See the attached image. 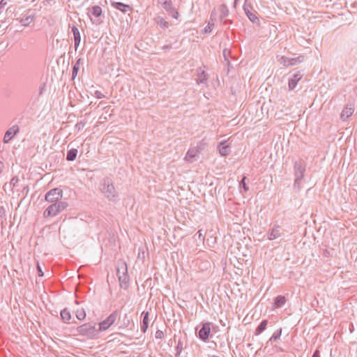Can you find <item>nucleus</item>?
I'll list each match as a JSON object with an SVG mask.
<instances>
[{
	"label": "nucleus",
	"instance_id": "e433bc0d",
	"mask_svg": "<svg viewBox=\"0 0 357 357\" xmlns=\"http://www.w3.org/2000/svg\"><path fill=\"white\" fill-rule=\"evenodd\" d=\"M213 26H214V24H211L210 22L208 24V25L204 28V32L206 33H211V31L213 30Z\"/></svg>",
	"mask_w": 357,
	"mask_h": 357
},
{
	"label": "nucleus",
	"instance_id": "37998d69",
	"mask_svg": "<svg viewBox=\"0 0 357 357\" xmlns=\"http://www.w3.org/2000/svg\"><path fill=\"white\" fill-rule=\"evenodd\" d=\"M18 181L19 179L17 177H13L10 181V184L13 185V186H15Z\"/></svg>",
	"mask_w": 357,
	"mask_h": 357
},
{
	"label": "nucleus",
	"instance_id": "dca6fc26",
	"mask_svg": "<svg viewBox=\"0 0 357 357\" xmlns=\"http://www.w3.org/2000/svg\"><path fill=\"white\" fill-rule=\"evenodd\" d=\"M111 5L112 6V7L117 10H119L123 13H126L128 11H131L132 9L130 5L125 4L121 2L112 1Z\"/></svg>",
	"mask_w": 357,
	"mask_h": 357
},
{
	"label": "nucleus",
	"instance_id": "6ab92c4d",
	"mask_svg": "<svg viewBox=\"0 0 357 357\" xmlns=\"http://www.w3.org/2000/svg\"><path fill=\"white\" fill-rule=\"evenodd\" d=\"M143 319L141 324V331L144 333L146 332V330L149 327V312H143L142 314Z\"/></svg>",
	"mask_w": 357,
	"mask_h": 357
},
{
	"label": "nucleus",
	"instance_id": "1a4fd4ad",
	"mask_svg": "<svg viewBox=\"0 0 357 357\" xmlns=\"http://www.w3.org/2000/svg\"><path fill=\"white\" fill-rule=\"evenodd\" d=\"M243 10L249 18V20L255 23V24H259V20L257 17L255 12H252V6L250 3H248L247 0H245V3L243 5Z\"/></svg>",
	"mask_w": 357,
	"mask_h": 357
},
{
	"label": "nucleus",
	"instance_id": "423d86ee",
	"mask_svg": "<svg viewBox=\"0 0 357 357\" xmlns=\"http://www.w3.org/2000/svg\"><path fill=\"white\" fill-rule=\"evenodd\" d=\"M119 317V311L118 310H114L105 320L99 324V331H104L108 329L112 324L115 323Z\"/></svg>",
	"mask_w": 357,
	"mask_h": 357
},
{
	"label": "nucleus",
	"instance_id": "3c124183",
	"mask_svg": "<svg viewBox=\"0 0 357 357\" xmlns=\"http://www.w3.org/2000/svg\"><path fill=\"white\" fill-rule=\"evenodd\" d=\"M209 357H219V356H217L213 355V356H210Z\"/></svg>",
	"mask_w": 357,
	"mask_h": 357
},
{
	"label": "nucleus",
	"instance_id": "7c9ffc66",
	"mask_svg": "<svg viewBox=\"0 0 357 357\" xmlns=\"http://www.w3.org/2000/svg\"><path fill=\"white\" fill-rule=\"evenodd\" d=\"M81 59H78L77 61V62L75 63V65L73 66V72H72V77L73 79H75V77L77 76V73L79 71V62H80Z\"/></svg>",
	"mask_w": 357,
	"mask_h": 357
},
{
	"label": "nucleus",
	"instance_id": "c9c22d12",
	"mask_svg": "<svg viewBox=\"0 0 357 357\" xmlns=\"http://www.w3.org/2000/svg\"><path fill=\"white\" fill-rule=\"evenodd\" d=\"M182 349H183V343L181 342V340H179L178 342V344H177V346L176 347V355H180V354L182 351Z\"/></svg>",
	"mask_w": 357,
	"mask_h": 357
},
{
	"label": "nucleus",
	"instance_id": "ea45409f",
	"mask_svg": "<svg viewBox=\"0 0 357 357\" xmlns=\"http://www.w3.org/2000/svg\"><path fill=\"white\" fill-rule=\"evenodd\" d=\"M94 96L95 97L99 99L105 98V95L102 94V92H100V91H96Z\"/></svg>",
	"mask_w": 357,
	"mask_h": 357
},
{
	"label": "nucleus",
	"instance_id": "a19ab883",
	"mask_svg": "<svg viewBox=\"0 0 357 357\" xmlns=\"http://www.w3.org/2000/svg\"><path fill=\"white\" fill-rule=\"evenodd\" d=\"M163 336H164V334H163L162 331H161L160 330L156 331V333H155V337L157 339H161V338L163 337Z\"/></svg>",
	"mask_w": 357,
	"mask_h": 357
},
{
	"label": "nucleus",
	"instance_id": "4be33fe9",
	"mask_svg": "<svg viewBox=\"0 0 357 357\" xmlns=\"http://www.w3.org/2000/svg\"><path fill=\"white\" fill-rule=\"evenodd\" d=\"M155 21L156 24L158 25H159L160 26V28H162L163 29H167L169 27V22L167 21H166L162 17L158 16L155 19Z\"/></svg>",
	"mask_w": 357,
	"mask_h": 357
},
{
	"label": "nucleus",
	"instance_id": "ddd939ff",
	"mask_svg": "<svg viewBox=\"0 0 357 357\" xmlns=\"http://www.w3.org/2000/svg\"><path fill=\"white\" fill-rule=\"evenodd\" d=\"M117 324L119 325V328H126L129 327L131 324V317L128 314H125L122 318L120 316L118 317Z\"/></svg>",
	"mask_w": 357,
	"mask_h": 357
},
{
	"label": "nucleus",
	"instance_id": "4468645a",
	"mask_svg": "<svg viewBox=\"0 0 357 357\" xmlns=\"http://www.w3.org/2000/svg\"><path fill=\"white\" fill-rule=\"evenodd\" d=\"M303 75L300 72L294 73L292 77L289 79L288 86L289 90H293L296 88L297 83L302 78Z\"/></svg>",
	"mask_w": 357,
	"mask_h": 357
},
{
	"label": "nucleus",
	"instance_id": "6e6552de",
	"mask_svg": "<svg viewBox=\"0 0 357 357\" xmlns=\"http://www.w3.org/2000/svg\"><path fill=\"white\" fill-rule=\"evenodd\" d=\"M213 324L210 322L202 323L201 328L198 331V337L200 340L204 342H206L208 340Z\"/></svg>",
	"mask_w": 357,
	"mask_h": 357
},
{
	"label": "nucleus",
	"instance_id": "5701e85b",
	"mask_svg": "<svg viewBox=\"0 0 357 357\" xmlns=\"http://www.w3.org/2000/svg\"><path fill=\"white\" fill-rule=\"evenodd\" d=\"M208 79V75L206 73L204 70H201L197 74V82L198 84L205 83Z\"/></svg>",
	"mask_w": 357,
	"mask_h": 357
},
{
	"label": "nucleus",
	"instance_id": "393cba45",
	"mask_svg": "<svg viewBox=\"0 0 357 357\" xmlns=\"http://www.w3.org/2000/svg\"><path fill=\"white\" fill-rule=\"evenodd\" d=\"M61 317L64 322H68L71 319V314L70 311L65 308L61 311Z\"/></svg>",
	"mask_w": 357,
	"mask_h": 357
},
{
	"label": "nucleus",
	"instance_id": "2eb2a0df",
	"mask_svg": "<svg viewBox=\"0 0 357 357\" xmlns=\"http://www.w3.org/2000/svg\"><path fill=\"white\" fill-rule=\"evenodd\" d=\"M31 10H28L26 13L20 19H17L22 25L24 26H29L34 19V15L30 14Z\"/></svg>",
	"mask_w": 357,
	"mask_h": 357
},
{
	"label": "nucleus",
	"instance_id": "09e8293b",
	"mask_svg": "<svg viewBox=\"0 0 357 357\" xmlns=\"http://www.w3.org/2000/svg\"><path fill=\"white\" fill-rule=\"evenodd\" d=\"M231 23H232V21L230 20H225L223 21L224 24H231Z\"/></svg>",
	"mask_w": 357,
	"mask_h": 357
},
{
	"label": "nucleus",
	"instance_id": "9b49d317",
	"mask_svg": "<svg viewBox=\"0 0 357 357\" xmlns=\"http://www.w3.org/2000/svg\"><path fill=\"white\" fill-rule=\"evenodd\" d=\"M282 231L283 229L280 225H274L268 233V239L272 241L282 236Z\"/></svg>",
	"mask_w": 357,
	"mask_h": 357
},
{
	"label": "nucleus",
	"instance_id": "8fccbe9b",
	"mask_svg": "<svg viewBox=\"0 0 357 357\" xmlns=\"http://www.w3.org/2000/svg\"><path fill=\"white\" fill-rule=\"evenodd\" d=\"M172 341H173V340H170L169 341V342H168V345H170V342L172 343Z\"/></svg>",
	"mask_w": 357,
	"mask_h": 357
},
{
	"label": "nucleus",
	"instance_id": "aec40b11",
	"mask_svg": "<svg viewBox=\"0 0 357 357\" xmlns=\"http://www.w3.org/2000/svg\"><path fill=\"white\" fill-rule=\"evenodd\" d=\"M72 32L74 36L75 48V50H77V49L79 47L80 42H81L80 33H79L78 28L75 25H73L72 26Z\"/></svg>",
	"mask_w": 357,
	"mask_h": 357
},
{
	"label": "nucleus",
	"instance_id": "72a5a7b5",
	"mask_svg": "<svg viewBox=\"0 0 357 357\" xmlns=\"http://www.w3.org/2000/svg\"><path fill=\"white\" fill-rule=\"evenodd\" d=\"M76 317L79 320H84L86 317V312L83 309L78 310L76 312Z\"/></svg>",
	"mask_w": 357,
	"mask_h": 357
},
{
	"label": "nucleus",
	"instance_id": "f257e3e1",
	"mask_svg": "<svg viewBox=\"0 0 357 357\" xmlns=\"http://www.w3.org/2000/svg\"><path fill=\"white\" fill-rule=\"evenodd\" d=\"M100 190L104 194L105 197L109 201H115L119 196L113 182L111 178L108 177H106L102 180Z\"/></svg>",
	"mask_w": 357,
	"mask_h": 357
},
{
	"label": "nucleus",
	"instance_id": "a18cd8bd",
	"mask_svg": "<svg viewBox=\"0 0 357 357\" xmlns=\"http://www.w3.org/2000/svg\"><path fill=\"white\" fill-rule=\"evenodd\" d=\"M162 49L165 51H167L172 49V46L169 45H165L162 46Z\"/></svg>",
	"mask_w": 357,
	"mask_h": 357
},
{
	"label": "nucleus",
	"instance_id": "0eeeda50",
	"mask_svg": "<svg viewBox=\"0 0 357 357\" xmlns=\"http://www.w3.org/2000/svg\"><path fill=\"white\" fill-rule=\"evenodd\" d=\"M63 191L59 188H55L48 191L45 195V200L50 203H56L61 201Z\"/></svg>",
	"mask_w": 357,
	"mask_h": 357
},
{
	"label": "nucleus",
	"instance_id": "c85d7f7f",
	"mask_svg": "<svg viewBox=\"0 0 357 357\" xmlns=\"http://www.w3.org/2000/svg\"><path fill=\"white\" fill-rule=\"evenodd\" d=\"M304 60H305V56H303V55H300L295 58H290V63H289V65L294 66L298 63H301L303 62Z\"/></svg>",
	"mask_w": 357,
	"mask_h": 357
},
{
	"label": "nucleus",
	"instance_id": "2f4dec72",
	"mask_svg": "<svg viewBox=\"0 0 357 357\" xmlns=\"http://www.w3.org/2000/svg\"><path fill=\"white\" fill-rule=\"evenodd\" d=\"M281 334H282V328H280L274 332V333L272 335V336L271 337V338L269 339L268 341L272 342V341L278 340V339H280Z\"/></svg>",
	"mask_w": 357,
	"mask_h": 357
},
{
	"label": "nucleus",
	"instance_id": "b1692460",
	"mask_svg": "<svg viewBox=\"0 0 357 357\" xmlns=\"http://www.w3.org/2000/svg\"><path fill=\"white\" fill-rule=\"evenodd\" d=\"M267 324L268 321L266 319L263 320L256 328L255 334L256 335L261 334L264 331L266 330Z\"/></svg>",
	"mask_w": 357,
	"mask_h": 357
},
{
	"label": "nucleus",
	"instance_id": "c756f323",
	"mask_svg": "<svg viewBox=\"0 0 357 357\" xmlns=\"http://www.w3.org/2000/svg\"><path fill=\"white\" fill-rule=\"evenodd\" d=\"M228 15H229V10H228L227 7L224 4L221 5L220 15V17L221 20H222L224 18H225Z\"/></svg>",
	"mask_w": 357,
	"mask_h": 357
},
{
	"label": "nucleus",
	"instance_id": "c03bdc74",
	"mask_svg": "<svg viewBox=\"0 0 357 357\" xmlns=\"http://www.w3.org/2000/svg\"><path fill=\"white\" fill-rule=\"evenodd\" d=\"M37 270H38V275L40 277H42L43 276V272L40 268V266H39V264L37 265Z\"/></svg>",
	"mask_w": 357,
	"mask_h": 357
},
{
	"label": "nucleus",
	"instance_id": "f8f14e48",
	"mask_svg": "<svg viewBox=\"0 0 357 357\" xmlns=\"http://www.w3.org/2000/svg\"><path fill=\"white\" fill-rule=\"evenodd\" d=\"M354 112V105L353 104H347L344 108L342 109L340 115L341 119L344 121L349 116H351Z\"/></svg>",
	"mask_w": 357,
	"mask_h": 357
},
{
	"label": "nucleus",
	"instance_id": "4c0bfd02",
	"mask_svg": "<svg viewBox=\"0 0 357 357\" xmlns=\"http://www.w3.org/2000/svg\"><path fill=\"white\" fill-rule=\"evenodd\" d=\"M86 125V123L84 121H79L78 122L76 125H75V128L78 130H81L82 129H83L84 128Z\"/></svg>",
	"mask_w": 357,
	"mask_h": 357
},
{
	"label": "nucleus",
	"instance_id": "20e7f679",
	"mask_svg": "<svg viewBox=\"0 0 357 357\" xmlns=\"http://www.w3.org/2000/svg\"><path fill=\"white\" fill-rule=\"evenodd\" d=\"M77 333L81 335L86 336L89 338H93L98 335L99 329L96 328V325L91 323H86L82 324L77 328Z\"/></svg>",
	"mask_w": 357,
	"mask_h": 357
},
{
	"label": "nucleus",
	"instance_id": "f03ea898",
	"mask_svg": "<svg viewBox=\"0 0 357 357\" xmlns=\"http://www.w3.org/2000/svg\"><path fill=\"white\" fill-rule=\"evenodd\" d=\"M305 172V163L303 160L296 161L294 162V175L295 181L294 188L298 192L301 188V181L304 177Z\"/></svg>",
	"mask_w": 357,
	"mask_h": 357
},
{
	"label": "nucleus",
	"instance_id": "de8ad7c7",
	"mask_svg": "<svg viewBox=\"0 0 357 357\" xmlns=\"http://www.w3.org/2000/svg\"><path fill=\"white\" fill-rule=\"evenodd\" d=\"M312 357H320L319 351L315 350Z\"/></svg>",
	"mask_w": 357,
	"mask_h": 357
},
{
	"label": "nucleus",
	"instance_id": "39448f33",
	"mask_svg": "<svg viewBox=\"0 0 357 357\" xmlns=\"http://www.w3.org/2000/svg\"><path fill=\"white\" fill-rule=\"evenodd\" d=\"M121 287L126 289L128 287L130 278L128 274L127 265L126 262L121 263L116 271Z\"/></svg>",
	"mask_w": 357,
	"mask_h": 357
},
{
	"label": "nucleus",
	"instance_id": "a878e982",
	"mask_svg": "<svg viewBox=\"0 0 357 357\" xmlns=\"http://www.w3.org/2000/svg\"><path fill=\"white\" fill-rule=\"evenodd\" d=\"M77 154V150L76 149H71L68 151L66 155V160L68 161H73L75 160Z\"/></svg>",
	"mask_w": 357,
	"mask_h": 357
},
{
	"label": "nucleus",
	"instance_id": "7ed1b4c3",
	"mask_svg": "<svg viewBox=\"0 0 357 357\" xmlns=\"http://www.w3.org/2000/svg\"><path fill=\"white\" fill-rule=\"evenodd\" d=\"M68 204L66 202L59 201V202L52 203L43 212L45 218L54 217L62 212L68 207Z\"/></svg>",
	"mask_w": 357,
	"mask_h": 357
},
{
	"label": "nucleus",
	"instance_id": "f3484780",
	"mask_svg": "<svg viewBox=\"0 0 357 357\" xmlns=\"http://www.w3.org/2000/svg\"><path fill=\"white\" fill-rule=\"evenodd\" d=\"M199 151L196 147L189 149L185 156V160L187 161L188 162H192L195 160V158L197 155Z\"/></svg>",
	"mask_w": 357,
	"mask_h": 357
},
{
	"label": "nucleus",
	"instance_id": "79ce46f5",
	"mask_svg": "<svg viewBox=\"0 0 357 357\" xmlns=\"http://www.w3.org/2000/svg\"><path fill=\"white\" fill-rule=\"evenodd\" d=\"M197 234L198 235V238L200 241H204V236L202 233V230L200 229L197 231Z\"/></svg>",
	"mask_w": 357,
	"mask_h": 357
},
{
	"label": "nucleus",
	"instance_id": "49530a36",
	"mask_svg": "<svg viewBox=\"0 0 357 357\" xmlns=\"http://www.w3.org/2000/svg\"><path fill=\"white\" fill-rule=\"evenodd\" d=\"M7 2L5 0H1L0 1V10H1L6 5Z\"/></svg>",
	"mask_w": 357,
	"mask_h": 357
},
{
	"label": "nucleus",
	"instance_id": "412c9836",
	"mask_svg": "<svg viewBox=\"0 0 357 357\" xmlns=\"http://www.w3.org/2000/svg\"><path fill=\"white\" fill-rule=\"evenodd\" d=\"M163 8L171 15L173 18L177 19L179 16L178 12L172 6V1L164 6Z\"/></svg>",
	"mask_w": 357,
	"mask_h": 357
},
{
	"label": "nucleus",
	"instance_id": "cd10ccee",
	"mask_svg": "<svg viewBox=\"0 0 357 357\" xmlns=\"http://www.w3.org/2000/svg\"><path fill=\"white\" fill-rule=\"evenodd\" d=\"M89 11L91 13V14L98 17L102 15V8L99 6H94L91 9H89Z\"/></svg>",
	"mask_w": 357,
	"mask_h": 357
},
{
	"label": "nucleus",
	"instance_id": "603ef678",
	"mask_svg": "<svg viewBox=\"0 0 357 357\" xmlns=\"http://www.w3.org/2000/svg\"><path fill=\"white\" fill-rule=\"evenodd\" d=\"M237 1H238V0H235V1H234V4H236V3Z\"/></svg>",
	"mask_w": 357,
	"mask_h": 357
},
{
	"label": "nucleus",
	"instance_id": "bb28decb",
	"mask_svg": "<svg viewBox=\"0 0 357 357\" xmlns=\"http://www.w3.org/2000/svg\"><path fill=\"white\" fill-rule=\"evenodd\" d=\"M286 303V298L284 296H278L275 298V307H281Z\"/></svg>",
	"mask_w": 357,
	"mask_h": 357
},
{
	"label": "nucleus",
	"instance_id": "58836bf2",
	"mask_svg": "<svg viewBox=\"0 0 357 357\" xmlns=\"http://www.w3.org/2000/svg\"><path fill=\"white\" fill-rule=\"evenodd\" d=\"M158 3L162 6L163 8L164 6H167L168 3H171L172 0H157Z\"/></svg>",
	"mask_w": 357,
	"mask_h": 357
},
{
	"label": "nucleus",
	"instance_id": "473e14b6",
	"mask_svg": "<svg viewBox=\"0 0 357 357\" xmlns=\"http://www.w3.org/2000/svg\"><path fill=\"white\" fill-rule=\"evenodd\" d=\"M278 61L281 64H282L283 66H284L286 67L290 66V65H289V63H290V58H289V57H287L285 56H280V58L279 59Z\"/></svg>",
	"mask_w": 357,
	"mask_h": 357
},
{
	"label": "nucleus",
	"instance_id": "f704fd0d",
	"mask_svg": "<svg viewBox=\"0 0 357 357\" xmlns=\"http://www.w3.org/2000/svg\"><path fill=\"white\" fill-rule=\"evenodd\" d=\"M245 179H246L245 176H244L242 178V180L240 182V187H242L244 189L245 192H247L249 188H248V185H247V184L245 183Z\"/></svg>",
	"mask_w": 357,
	"mask_h": 357
},
{
	"label": "nucleus",
	"instance_id": "9d476101",
	"mask_svg": "<svg viewBox=\"0 0 357 357\" xmlns=\"http://www.w3.org/2000/svg\"><path fill=\"white\" fill-rule=\"evenodd\" d=\"M19 132L20 127L17 125H14L9 128L4 135L3 139V143H8Z\"/></svg>",
	"mask_w": 357,
	"mask_h": 357
},
{
	"label": "nucleus",
	"instance_id": "a211bd4d",
	"mask_svg": "<svg viewBox=\"0 0 357 357\" xmlns=\"http://www.w3.org/2000/svg\"><path fill=\"white\" fill-rule=\"evenodd\" d=\"M218 151L222 156H227L230 153V146L227 144V141H223L218 145Z\"/></svg>",
	"mask_w": 357,
	"mask_h": 357
}]
</instances>
